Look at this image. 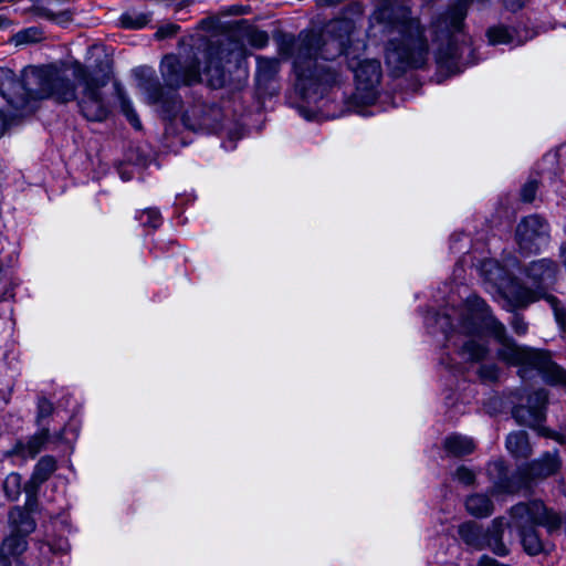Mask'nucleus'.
Listing matches in <instances>:
<instances>
[{"label": "nucleus", "mask_w": 566, "mask_h": 566, "mask_svg": "<svg viewBox=\"0 0 566 566\" xmlns=\"http://www.w3.org/2000/svg\"><path fill=\"white\" fill-rule=\"evenodd\" d=\"M447 366H448L449 368H451V369H455V370H458V368H457L455 366H453L451 363H447Z\"/></svg>", "instance_id": "ea45409f"}, {"label": "nucleus", "mask_w": 566, "mask_h": 566, "mask_svg": "<svg viewBox=\"0 0 566 566\" xmlns=\"http://www.w3.org/2000/svg\"><path fill=\"white\" fill-rule=\"evenodd\" d=\"M556 264L547 259H541L532 262L527 268V277L537 289L533 291L524 287L513 277L512 272L505 269L496 260H485L480 265V273L484 279L486 289L491 293H497L506 298L512 306L521 307L532 303L541 297L546 298L552 305L556 319L559 324L564 323V314L557 307V300L542 292L555 282Z\"/></svg>", "instance_id": "7ed1b4c3"}, {"label": "nucleus", "mask_w": 566, "mask_h": 566, "mask_svg": "<svg viewBox=\"0 0 566 566\" xmlns=\"http://www.w3.org/2000/svg\"><path fill=\"white\" fill-rule=\"evenodd\" d=\"M468 512L476 517L489 516L493 511L491 500L484 494H473L465 501Z\"/></svg>", "instance_id": "4be33fe9"}, {"label": "nucleus", "mask_w": 566, "mask_h": 566, "mask_svg": "<svg viewBox=\"0 0 566 566\" xmlns=\"http://www.w3.org/2000/svg\"><path fill=\"white\" fill-rule=\"evenodd\" d=\"M62 76L73 90L74 97L67 101H60L61 103H67L76 99L82 115L88 120L102 122L107 117L109 112L108 104L101 93V88L107 83L105 77L101 80L96 78L92 76L84 66L76 63L73 67V76L77 81V86L80 88L77 92L63 74Z\"/></svg>", "instance_id": "1a4fd4ad"}, {"label": "nucleus", "mask_w": 566, "mask_h": 566, "mask_svg": "<svg viewBox=\"0 0 566 566\" xmlns=\"http://www.w3.org/2000/svg\"><path fill=\"white\" fill-rule=\"evenodd\" d=\"M10 125L8 117L0 111V137L4 134L7 127Z\"/></svg>", "instance_id": "c9c22d12"}, {"label": "nucleus", "mask_w": 566, "mask_h": 566, "mask_svg": "<svg viewBox=\"0 0 566 566\" xmlns=\"http://www.w3.org/2000/svg\"><path fill=\"white\" fill-rule=\"evenodd\" d=\"M178 30H179V27L177 24L168 23L166 25L160 27L157 30L156 36L158 39H165V38L176 34L178 32Z\"/></svg>", "instance_id": "2f4dec72"}, {"label": "nucleus", "mask_w": 566, "mask_h": 566, "mask_svg": "<svg viewBox=\"0 0 566 566\" xmlns=\"http://www.w3.org/2000/svg\"><path fill=\"white\" fill-rule=\"evenodd\" d=\"M472 294H468L464 298V303L461 307H450L446 308L444 312L440 315H428L426 317V325L429 329V333H433L431 329L433 325H437L444 338L448 343V347H452L454 353L463 359V355L461 354L463 343L470 337H468V328L472 324V319L475 316L476 308L468 310V297Z\"/></svg>", "instance_id": "9d476101"}, {"label": "nucleus", "mask_w": 566, "mask_h": 566, "mask_svg": "<svg viewBox=\"0 0 566 566\" xmlns=\"http://www.w3.org/2000/svg\"><path fill=\"white\" fill-rule=\"evenodd\" d=\"M158 4L171 8L175 13L182 11L193 3L195 0H155Z\"/></svg>", "instance_id": "c85d7f7f"}, {"label": "nucleus", "mask_w": 566, "mask_h": 566, "mask_svg": "<svg viewBox=\"0 0 566 566\" xmlns=\"http://www.w3.org/2000/svg\"><path fill=\"white\" fill-rule=\"evenodd\" d=\"M503 531L504 521L502 518H495L486 531H483L482 527L474 522L463 523L459 527V535L465 544L473 548L482 549L489 547L496 555L505 556L509 549L502 542Z\"/></svg>", "instance_id": "9b49d317"}, {"label": "nucleus", "mask_w": 566, "mask_h": 566, "mask_svg": "<svg viewBox=\"0 0 566 566\" xmlns=\"http://www.w3.org/2000/svg\"><path fill=\"white\" fill-rule=\"evenodd\" d=\"M66 0H33L34 13L43 19L64 23L71 20L72 11L64 7Z\"/></svg>", "instance_id": "2eb2a0df"}, {"label": "nucleus", "mask_w": 566, "mask_h": 566, "mask_svg": "<svg viewBox=\"0 0 566 566\" xmlns=\"http://www.w3.org/2000/svg\"><path fill=\"white\" fill-rule=\"evenodd\" d=\"M446 451L454 457H462L473 452L475 443L472 438L461 434H451L444 440Z\"/></svg>", "instance_id": "aec40b11"}, {"label": "nucleus", "mask_w": 566, "mask_h": 566, "mask_svg": "<svg viewBox=\"0 0 566 566\" xmlns=\"http://www.w3.org/2000/svg\"><path fill=\"white\" fill-rule=\"evenodd\" d=\"M486 36L492 45L510 44L518 45L522 42L516 39L515 33L505 25L499 24L488 29Z\"/></svg>", "instance_id": "412c9836"}, {"label": "nucleus", "mask_w": 566, "mask_h": 566, "mask_svg": "<svg viewBox=\"0 0 566 566\" xmlns=\"http://www.w3.org/2000/svg\"><path fill=\"white\" fill-rule=\"evenodd\" d=\"M10 19H8L6 15L0 14V30L8 29L12 25Z\"/></svg>", "instance_id": "e433bc0d"}, {"label": "nucleus", "mask_w": 566, "mask_h": 566, "mask_svg": "<svg viewBox=\"0 0 566 566\" xmlns=\"http://www.w3.org/2000/svg\"><path fill=\"white\" fill-rule=\"evenodd\" d=\"M53 411V405L45 398L38 401V423L41 426L42 421L50 417Z\"/></svg>", "instance_id": "c756f323"}, {"label": "nucleus", "mask_w": 566, "mask_h": 566, "mask_svg": "<svg viewBox=\"0 0 566 566\" xmlns=\"http://www.w3.org/2000/svg\"><path fill=\"white\" fill-rule=\"evenodd\" d=\"M137 219L142 226L149 227L153 229H157L163 221L159 210L155 208H148L140 211L137 214Z\"/></svg>", "instance_id": "a878e982"}, {"label": "nucleus", "mask_w": 566, "mask_h": 566, "mask_svg": "<svg viewBox=\"0 0 566 566\" xmlns=\"http://www.w3.org/2000/svg\"><path fill=\"white\" fill-rule=\"evenodd\" d=\"M460 240V235H454L451 238V245H450V249L451 250H457V242Z\"/></svg>", "instance_id": "4c0bfd02"}, {"label": "nucleus", "mask_w": 566, "mask_h": 566, "mask_svg": "<svg viewBox=\"0 0 566 566\" xmlns=\"http://www.w3.org/2000/svg\"><path fill=\"white\" fill-rule=\"evenodd\" d=\"M512 327L515 333L523 335L527 331V324L523 319V317L515 315L512 321Z\"/></svg>", "instance_id": "72a5a7b5"}, {"label": "nucleus", "mask_w": 566, "mask_h": 566, "mask_svg": "<svg viewBox=\"0 0 566 566\" xmlns=\"http://www.w3.org/2000/svg\"><path fill=\"white\" fill-rule=\"evenodd\" d=\"M453 476L455 480L463 483L464 485H470L475 480V473L471 469L467 468L465 465L459 467L455 470Z\"/></svg>", "instance_id": "cd10ccee"}, {"label": "nucleus", "mask_w": 566, "mask_h": 566, "mask_svg": "<svg viewBox=\"0 0 566 566\" xmlns=\"http://www.w3.org/2000/svg\"><path fill=\"white\" fill-rule=\"evenodd\" d=\"M136 72L144 77L139 85L147 102L159 106L164 115L169 118H176L180 115L182 124L191 130L210 128L209 120L202 114L201 108L193 107L191 111L182 112V103L179 96L175 91L164 92L150 67H139Z\"/></svg>", "instance_id": "423d86ee"}, {"label": "nucleus", "mask_w": 566, "mask_h": 566, "mask_svg": "<svg viewBox=\"0 0 566 566\" xmlns=\"http://www.w3.org/2000/svg\"><path fill=\"white\" fill-rule=\"evenodd\" d=\"M150 17L147 13L128 11L120 15L119 23L124 29L138 30L147 25Z\"/></svg>", "instance_id": "b1692460"}, {"label": "nucleus", "mask_w": 566, "mask_h": 566, "mask_svg": "<svg viewBox=\"0 0 566 566\" xmlns=\"http://www.w3.org/2000/svg\"><path fill=\"white\" fill-rule=\"evenodd\" d=\"M59 549H60L61 552H66V551L69 549V544H67L66 542H63V543L60 545Z\"/></svg>", "instance_id": "58836bf2"}, {"label": "nucleus", "mask_w": 566, "mask_h": 566, "mask_svg": "<svg viewBox=\"0 0 566 566\" xmlns=\"http://www.w3.org/2000/svg\"><path fill=\"white\" fill-rule=\"evenodd\" d=\"M56 470V461L52 457L41 458L32 473L30 481L25 484L24 491L28 495L34 494L38 488L45 482Z\"/></svg>", "instance_id": "dca6fc26"}, {"label": "nucleus", "mask_w": 566, "mask_h": 566, "mask_svg": "<svg viewBox=\"0 0 566 566\" xmlns=\"http://www.w3.org/2000/svg\"><path fill=\"white\" fill-rule=\"evenodd\" d=\"M505 447L509 453L515 459H527L533 448L525 431H515L506 437Z\"/></svg>", "instance_id": "a211bd4d"}, {"label": "nucleus", "mask_w": 566, "mask_h": 566, "mask_svg": "<svg viewBox=\"0 0 566 566\" xmlns=\"http://www.w3.org/2000/svg\"><path fill=\"white\" fill-rule=\"evenodd\" d=\"M476 308L471 326L468 328L470 339L463 343V360L479 361L488 353L482 333L488 332L501 344L499 357L507 364L518 366L522 378L541 375L548 384L566 385V371L556 365L548 354L528 347L518 346L506 337L505 327L490 311L488 304L478 295L468 297V310Z\"/></svg>", "instance_id": "f03ea898"}, {"label": "nucleus", "mask_w": 566, "mask_h": 566, "mask_svg": "<svg viewBox=\"0 0 566 566\" xmlns=\"http://www.w3.org/2000/svg\"><path fill=\"white\" fill-rule=\"evenodd\" d=\"M0 95L15 109H23L32 98L67 101L73 90L55 66H28L20 74L0 67Z\"/></svg>", "instance_id": "39448f33"}, {"label": "nucleus", "mask_w": 566, "mask_h": 566, "mask_svg": "<svg viewBox=\"0 0 566 566\" xmlns=\"http://www.w3.org/2000/svg\"><path fill=\"white\" fill-rule=\"evenodd\" d=\"M49 440L48 429H42L32 436L25 443L17 442L10 454L19 455L22 458H34L43 448L44 443Z\"/></svg>", "instance_id": "f3484780"}, {"label": "nucleus", "mask_w": 566, "mask_h": 566, "mask_svg": "<svg viewBox=\"0 0 566 566\" xmlns=\"http://www.w3.org/2000/svg\"><path fill=\"white\" fill-rule=\"evenodd\" d=\"M365 49L348 19L331 21L324 34L302 33L280 43V54L293 59L295 90L307 103H317L343 85L346 76L336 57L344 54L355 77V103L371 105L379 95L382 67L379 60L360 56L359 51Z\"/></svg>", "instance_id": "f257e3e1"}, {"label": "nucleus", "mask_w": 566, "mask_h": 566, "mask_svg": "<svg viewBox=\"0 0 566 566\" xmlns=\"http://www.w3.org/2000/svg\"><path fill=\"white\" fill-rule=\"evenodd\" d=\"M10 521L14 526L0 547V566H10L9 557L19 556L27 549L25 536L35 528V524L29 514L20 510L11 512Z\"/></svg>", "instance_id": "4468645a"}, {"label": "nucleus", "mask_w": 566, "mask_h": 566, "mask_svg": "<svg viewBox=\"0 0 566 566\" xmlns=\"http://www.w3.org/2000/svg\"><path fill=\"white\" fill-rule=\"evenodd\" d=\"M22 478L18 473H10L3 481V491L9 501H17L21 494Z\"/></svg>", "instance_id": "393cba45"}, {"label": "nucleus", "mask_w": 566, "mask_h": 566, "mask_svg": "<svg viewBox=\"0 0 566 566\" xmlns=\"http://www.w3.org/2000/svg\"><path fill=\"white\" fill-rule=\"evenodd\" d=\"M205 60L202 74L207 83L218 88L226 83L224 64L232 62L233 59L241 56L239 44L230 39L218 43H210L201 53ZM199 57L179 59L176 55H167L160 64V72L165 84L170 88H177L181 85H189L201 80Z\"/></svg>", "instance_id": "20e7f679"}, {"label": "nucleus", "mask_w": 566, "mask_h": 566, "mask_svg": "<svg viewBox=\"0 0 566 566\" xmlns=\"http://www.w3.org/2000/svg\"><path fill=\"white\" fill-rule=\"evenodd\" d=\"M511 515L514 526L520 530L524 551L530 555H537L545 551L534 525H542L548 532H554L562 524L560 516L548 510L541 501L516 504L512 507Z\"/></svg>", "instance_id": "0eeeda50"}, {"label": "nucleus", "mask_w": 566, "mask_h": 566, "mask_svg": "<svg viewBox=\"0 0 566 566\" xmlns=\"http://www.w3.org/2000/svg\"><path fill=\"white\" fill-rule=\"evenodd\" d=\"M546 402V391L537 390L527 397L526 405H518L513 409V417L518 424L538 429L541 434L551 437L560 443H566V427L560 432L552 433L547 429L541 428V423L545 419Z\"/></svg>", "instance_id": "f8f14e48"}, {"label": "nucleus", "mask_w": 566, "mask_h": 566, "mask_svg": "<svg viewBox=\"0 0 566 566\" xmlns=\"http://www.w3.org/2000/svg\"><path fill=\"white\" fill-rule=\"evenodd\" d=\"M357 112H358L359 114H361L363 116H366V115H367V113H364V112H361V111H357Z\"/></svg>", "instance_id": "a19ab883"}, {"label": "nucleus", "mask_w": 566, "mask_h": 566, "mask_svg": "<svg viewBox=\"0 0 566 566\" xmlns=\"http://www.w3.org/2000/svg\"><path fill=\"white\" fill-rule=\"evenodd\" d=\"M280 72V61L272 57H256L255 78L258 85L266 87Z\"/></svg>", "instance_id": "6ab92c4d"}, {"label": "nucleus", "mask_w": 566, "mask_h": 566, "mask_svg": "<svg viewBox=\"0 0 566 566\" xmlns=\"http://www.w3.org/2000/svg\"><path fill=\"white\" fill-rule=\"evenodd\" d=\"M537 191V182L535 180L527 181L521 189V198L524 202H531L535 198Z\"/></svg>", "instance_id": "7c9ffc66"}, {"label": "nucleus", "mask_w": 566, "mask_h": 566, "mask_svg": "<svg viewBox=\"0 0 566 566\" xmlns=\"http://www.w3.org/2000/svg\"><path fill=\"white\" fill-rule=\"evenodd\" d=\"M480 377L484 380H495L497 378V368L494 365L482 366L479 370Z\"/></svg>", "instance_id": "473e14b6"}, {"label": "nucleus", "mask_w": 566, "mask_h": 566, "mask_svg": "<svg viewBox=\"0 0 566 566\" xmlns=\"http://www.w3.org/2000/svg\"><path fill=\"white\" fill-rule=\"evenodd\" d=\"M560 459L557 452H546L539 459L530 463L521 471L518 480L509 479L504 462L501 460L491 462L488 465V473L494 480L492 493L494 495L512 494L534 479H544L555 474L560 468Z\"/></svg>", "instance_id": "6e6552de"}, {"label": "nucleus", "mask_w": 566, "mask_h": 566, "mask_svg": "<svg viewBox=\"0 0 566 566\" xmlns=\"http://www.w3.org/2000/svg\"><path fill=\"white\" fill-rule=\"evenodd\" d=\"M43 39V32L38 27H30L13 34L10 42L15 46L38 43Z\"/></svg>", "instance_id": "5701e85b"}, {"label": "nucleus", "mask_w": 566, "mask_h": 566, "mask_svg": "<svg viewBox=\"0 0 566 566\" xmlns=\"http://www.w3.org/2000/svg\"><path fill=\"white\" fill-rule=\"evenodd\" d=\"M252 42L258 46H263L268 42V34L265 32H256L253 34Z\"/></svg>", "instance_id": "f704fd0d"}, {"label": "nucleus", "mask_w": 566, "mask_h": 566, "mask_svg": "<svg viewBox=\"0 0 566 566\" xmlns=\"http://www.w3.org/2000/svg\"><path fill=\"white\" fill-rule=\"evenodd\" d=\"M119 94V97H120V107H122V111L123 113L125 114V116L127 117L128 122L136 128V129H140L142 128V123L136 114V112L134 111L133 108V105L130 103V101H128L127 98H125L120 92H118Z\"/></svg>", "instance_id": "bb28decb"}, {"label": "nucleus", "mask_w": 566, "mask_h": 566, "mask_svg": "<svg viewBox=\"0 0 566 566\" xmlns=\"http://www.w3.org/2000/svg\"><path fill=\"white\" fill-rule=\"evenodd\" d=\"M516 241L520 249L525 252H539L551 241L548 222L538 214L525 217L516 227Z\"/></svg>", "instance_id": "ddd939ff"}]
</instances>
